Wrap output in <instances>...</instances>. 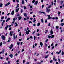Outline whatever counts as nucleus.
I'll list each match as a JSON object with an SVG mask.
<instances>
[{
    "label": "nucleus",
    "mask_w": 64,
    "mask_h": 64,
    "mask_svg": "<svg viewBox=\"0 0 64 64\" xmlns=\"http://www.w3.org/2000/svg\"><path fill=\"white\" fill-rule=\"evenodd\" d=\"M1 37L2 39L3 40H4L6 37L3 35Z\"/></svg>",
    "instance_id": "f257e3e1"
},
{
    "label": "nucleus",
    "mask_w": 64,
    "mask_h": 64,
    "mask_svg": "<svg viewBox=\"0 0 64 64\" xmlns=\"http://www.w3.org/2000/svg\"><path fill=\"white\" fill-rule=\"evenodd\" d=\"M13 37H14V39H16V38H17V36H16V37L15 36V34H13Z\"/></svg>",
    "instance_id": "f03ea898"
},
{
    "label": "nucleus",
    "mask_w": 64,
    "mask_h": 64,
    "mask_svg": "<svg viewBox=\"0 0 64 64\" xmlns=\"http://www.w3.org/2000/svg\"><path fill=\"white\" fill-rule=\"evenodd\" d=\"M47 16L48 17V20H49L50 19H52V18H51V17H50V15H48Z\"/></svg>",
    "instance_id": "7ed1b4c3"
},
{
    "label": "nucleus",
    "mask_w": 64,
    "mask_h": 64,
    "mask_svg": "<svg viewBox=\"0 0 64 64\" xmlns=\"http://www.w3.org/2000/svg\"><path fill=\"white\" fill-rule=\"evenodd\" d=\"M13 47V44H12L10 45V46H9V48H10V49L11 50L12 48Z\"/></svg>",
    "instance_id": "20e7f679"
},
{
    "label": "nucleus",
    "mask_w": 64,
    "mask_h": 64,
    "mask_svg": "<svg viewBox=\"0 0 64 64\" xmlns=\"http://www.w3.org/2000/svg\"><path fill=\"white\" fill-rule=\"evenodd\" d=\"M19 9H20V8H18V9H16V12H18V11H19Z\"/></svg>",
    "instance_id": "39448f33"
},
{
    "label": "nucleus",
    "mask_w": 64,
    "mask_h": 64,
    "mask_svg": "<svg viewBox=\"0 0 64 64\" xmlns=\"http://www.w3.org/2000/svg\"><path fill=\"white\" fill-rule=\"evenodd\" d=\"M13 32H10V36H12V35H13Z\"/></svg>",
    "instance_id": "423d86ee"
},
{
    "label": "nucleus",
    "mask_w": 64,
    "mask_h": 64,
    "mask_svg": "<svg viewBox=\"0 0 64 64\" xmlns=\"http://www.w3.org/2000/svg\"><path fill=\"white\" fill-rule=\"evenodd\" d=\"M38 1H36L35 4H34L35 5H37V4H38Z\"/></svg>",
    "instance_id": "0eeeda50"
},
{
    "label": "nucleus",
    "mask_w": 64,
    "mask_h": 64,
    "mask_svg": "<svg viewBox=\"0 0 64 64\" xmlns=\"http://www.w3.org/2000/svg\"><path fill=\"white\" fill-rule=\"evenodd\" d=\"M18 20H20L22 19V17L21 16H19L18 17Z\"/></svg>",
    "instance_id": "6e6552de"
},
{
    "label": "nucleus",
    "mask_w": 64,
    "mask_h": 64,
    "mask_svg": "<svg viewBox=\"0 0 64 64\" xmlns=\"http://www.w3.org/2000/svg\"><path fill=\"white\" fill-rule=\"evenodd\" d=\"M50 11H50V9H48L46 11V12H47L48 13H49V12H50Z\"/></svg>",
    "instance_id": "1a4fd4ad"
},
{
    "label": "nucleus",
    "mask_w": 64,
    "mask_h": 64,
    "mask_svg": "<svg viewBox=\"0 0 64 64\" xmlns=\"http://www.w3.org/2000/svg\"><path fill=\"white\" fill-rule=\"evenodd\" d=\"M50 34H53V31L52 30L50 31Z\"/></svg>",
    "instance_id": "9d476101"
},
{
    "label": "nucleus",
    "mask_w": 64,
    "mask_h": 64,
    "mask_svg": "<svg viewBox=\"0 0 64 64\" xmlns=\"http://www.w3.org/2000/svg\"><path fill=\"white\" fill-rule=\"evenodd\" d=\"M26 34H27V35H28V34H29V32H28V31L26 30Z\"/></svg>",
    "instance_id": "9b49d317"
},
{
    "label": "nucleus",
    "mask_w": 64,
    "mask_h": 64,
    "mask_svg": "<svg viewBox=\"0 0 64 64\" xmlns=\"http://www.w3.org/2000/svg\"><path fill=\"white\" fill-rule=\"evenodd\" d=\"M9 56L11 58H12L13 57V54H11L9 55Z\"/></svg>",
    "instance_id": "f8f14e48"
},
{
    "label": "nucleus",
    "mask_w": 64,
    "mask_h": 64,
    "mask_svg": "<svg viewBox=\"0 0 64 64\" xmlns=\"http://www.w3.org/2000/svg\"><path fill=\"white\" fill-rule=\"evenodd\" d=\"M10 18H8L6 20V22H8V21H9V20H10Z\"/></svg>",
    "instance_id": "ddd939ff"
},
{
    "label": "nucleus",
    "mask_w": 64,
    "mask_h": 64,
    "mask_svg": "<svg viewBox=\"0 0 64 64\" xmlns=\"http://www.w3.org/2000/svg\"><path fill=\"white\" fill-rule=\"evenodd\" d=\"M43 43H42V42H41L40 43V45L41 47H42V46H43Z\"/></svg>",
    "instance_id": "4468645a"
},
{
    "label": "nucleus",
    "mask_w": 64,
    "mask_h": 64,
    "mask_svg": "<svg viewBox=\"0 0 64 64\" xmlns=\"http://www.w3.org/2000/svg\"><path fill=\"white\" fill-rule=\"evenodd\" d=\"M8 26H9L8 25L6 26L5 27V29H6V30H7V28Z\"/></svg>",
    "instance_id": "2eb2a0df"
},
{
    "label": "nucleus",
    "mask_w": 64,
    "mask_h": 64,
    "mask_svg": "<svg viewBox=\"0 0 64 64\" xmlns=\"http://www.w3.org/2000/svg\"><path fill=\"white\" fill-rule=\"evenodd\" d=\"M60 25L62 26H64V23H62L60 24Z\"/></svg>",
    "instance_id": "dca6fc26"
},
{
    "label": "nucleus",
    "mask_w": 64,
    "mask_h": 64,
    "mask_svg": "<svg viewBox=\"0 0 64 64\" xmlns=\"http://www.w3.org/2000/svg\"><path fill=\"white\" fill-rule=\"evenodd\" d=\"M22 4H24L25 2H24V0H22Z\"/></svg>",
    "instance_id": "f3484780"
},
{
    "label": "nucleus",
    "mask_w": 64,
    "mask_h": 64,
    "mask_svg": "<svg viewBox=\"0 0 64 64\" xmlns=\"http://www.w3.org/2000/svg\"><path fill=\"white\" fill-rule=\"evenodd\" d=\"M40 25V22L38 23L37 24V26H38Z\"/></svg>",
    "instance_id": "a211bd4d"
},
{
    "label": "nucleus",
    "mask_w": 64,
    "mask_h": 64,
    "mask_svg": "<svg viewBox=\"0 0 64 64\" xmlns=\"http://www.w3.org/2000/svg\"><path fill=\"white\" fill-rule=\"evenodd\" d=\"M14 11H12V13H11L12 15H14Z\"/></svg>",
    "instance_id": "6ab92c4d"
},
{
    "label": "nucleus",
    "mask_w": 64,
    "mask_h": 64,
    "mask_svg": "<svg viewBox=\"0 0 64 64\" xmlns=\"http://www.w3.org/2000/svg\"><path fill=\"white\" fill-rule=\"evenodd\" d=\"M55 57L54 56L53 58V60H54L55 61H56L57 60H56V59L55 60Z\"/></svg>",
    "instance_id": "aec40b11"
},
{
    "label": "nucleus",
    "mask_w": 64,
    "mask_h": 64,
    "mask_svg": "<svg viewBox=\"0 0 64 64\" xmlns=\"http://www.w3.org/2000/svg\"><path fill=\"white\" fill-rule=\"evenodd\" d=\"M3 6V4H0V7H1L2 6Z\"/></svg>",
    "instance_id": "412c9836"
},
{
    "label": "nucleus",
    "mask_w": 64,
    "mask_h": 64,
    "mask_svg": "<svg viewBox=\"0 0 64 64\" xmlns=\"http://www.w3.org/2000/svg\"><path fill=\"white\" fill-rule=\"evenodd\" d=\"M15 24H16V26H18V24H17V23L16 22H15Z\"/></svg>",
    "instance_id": "4be33fe9"
},
{
    "label": "nucleus",
    "mask_w": 64,
    "mask_h": 64,
    "mask_svg": "<svg viewBox=\"0 0 64 64\" xmlns=\"http://www.w3.org/2000/svg\"><path fill=\"white\" fill-rule=\"evenodd\" d=\"M49 56V55H47V56H45V58H47V57H48V56Z\"/></svg>",
    "instance_id": "5701e85b"
},
{
    "label": "nucleus",
    "mask_w": 64,
    "mask_h": 64,
    "mask_svg": "<svg viewBox=\"0 0 64 64\" xmlns=\"http://www.w3.org/2000/svg\"><path fill=\"white\" fill-rule=\"evenodd\" d=\"M41 21L42 22V23H43V22H44V21L43 20V18H42L41 19Z\"/></svg>",
    "instance_id": "b1692460"
},
{
    "label": "nucleus",
    "mask_w": 64,
    "mask_h": 64,
    "mask_svg": "<svg viewBox=\"0 0 64 64\" xmlns=\"http://www.w3.org/2000/svg\"><path fill=\"white\" fill-rule=\"evenodd\" d=\"M18 7H19V4H17V6L16 7V9H17V8H18Z\"/></svg>",
    "instance_id": "393cba45"
},
{
    "label": "nucleus",
    "mask_w": 64,
    "mask_h": 64,
    "mask_svg": "<svg viewBox=\"0 0 64 64\" xmlns=\"http://www.w3.org/2000/svg\"><path fill=\"white\" fill-rule=\"evenodd\" d=\"M4 50H3L2 51V54H3L4 53Z\"/></svg>",
    "instance_id": "a878e982"
},
{
    "label": "nucleus",
    "mask_w": 64,
    "mask_h": 64,
    "mask_svg": "<svg viewBox=\"0 0 64 64\" xmlns=\"http://www.w3.org/2000/svg\"><path fill=\"white\" fill-rule=\"evenodd\" d=\"M24 16H27V14L26 13L24 14Z\"/></svg>",
    "instance_id": "bb28decb"
},
{
    "label": "nucleus",
    "mask_w": 64,
    "mask_h": 64,
    "mask_svg": "<svg viewBox=\"0 0 64 64\" xmlns=\"http://www.w3.org/2000/svg\"><path fill=\"white\" fill-rule=\"evenodd\" d=\"M2 26H3V25H4V22H2Z\"/></svg>",
    "instance_id": "cd10ccee"
},
{
    "label": "nucleus",
    "mask_w": 64,
    "mask_h": 64,
    "mask_svg": "<svg viewBox=\"0 0 64 64\" xmlns=\"http://www.w3.org/2000/svg\"><path fill=\"white\" fill-rule=\"evenodd\" d=\"M23 10L22 9H21V13H22V12H23Z\"/></svg>",
    "instance_id": "c85d7f7f"
},
{
    "label": "nucleus",
    "mask_w": 64,
    "mask_h": 64,
    "mask_svg": "<svg viewBox=\"0 0 64 64\" xmlns=\"http://www.w3.org/2000/svg\"><path fill=\"white\" fill-rule=\"evenodd\" d=\"M20 42H18L17 43V44L18 45H19V44H20Z\"/></svg>",
    "instance_id": "c756f323"
},
{
    "label": "nucleus",
    "mask_w": 64,
    "mask_h": 64,
    "mask_svg": "<svg viewBox=\"0 0 64 64\" xmlns=\"http://www.w3.org/2000/svg\"><path fill=\"white\" fill-rule=\"evenodd\" d=\"M64 52H62V55H64Z\"/></svg>",
    "instance_id": "7c9ffc66"
},
{
    "label": "nucleus",
    "mask_w": 64,
    "mask_h": 64,
    "mask_svg": "<svg viewBox=\"0 0 64 64\" xmlns=\"http://www.w3.org/2000/svg\"><path fill=\"white\" fill-rule=\"evenodd\" d=\"M51 5H50L49 6H48V8H50L51 7Z\"/></svg>",
    "instance_id": "2f4dec72"
},
{
    "label": "nucleus",
    "mask_w": 64,
    "mask_h": 64,
    "mask_svg": "<svg viewBox=\"0 0 64 64\" xmlns=\"http://www.w3.org/2000/svg\"><path fill=\"white\" fill-rule=\"evenodd\" d=\"M60 13H61V12H59L58 13V16H59V14H60Z\"/></svg>",
    "instance_id": "473e14b6"
},
{
    "label": "nucleus",
    "mask_w": 64,
    "mask_h": 64,
    "mask_svg": "<svg viewBox=\"0 0 64 64\" xmlns=\"http://www.w3.org/2000/svg\"><path fill=\"white\" fill-rule=\"evenodd\" d=\"M4 16H2L1 17V19H4Z\"/></svg>",
    "instance_id": "72a5a7b5"
},
{
    "label": "nucleus",
    "mask_w": 64,
    "mask_h": 64,
    "mask_svg": "<svg viewBox=\"0 0 64 64\" xmlns=\"http://www.w3.org/2000/svg\"><path fill=\"white\" fill-rule=\"evenodd\" d=\"M35 0H33L32 2V3H34L35 2Z\"/></svg>",
    "instance_id": "f704fd0d"
},
{
    "label": "nucleus",
    "mask_w": 64,
    "mask_h": 64,
    "mask_svg": "<svg viewBox=\"0 0 64 64\" xmlns=\"http://www.w3.org/2000/svg\"><path fill=\"white\" fill-rule=\"evenodd\" d=\"M34 40H35V39H36V36H34Z\"/></svg>",
    "instance_id": "c9c22d12"
},
{
    "label": "nucleus",
    "mask_w": 64,
    "mask_h": 64,
    "mask_svg": "<svg viewBox=\"0 0 64 64\" xmlns=\"http://www.w3.org/2000/svg\"><path fill=\"white\" fill-rule=\"evenodd\" d=\"M48 26H50V23H49L48 24Z\"/></svg>",
    "instance_id": "e433bc0d"
},
{
    "label": "nucleus",
    "mask_w": 64,
    "mask_h": 64,
    "mask_svg": "<svg viewBox=\"0 0 64 64\" xmlns=\"http://www.w3.org/2000/svg\"><path fill=\"white\" fill-rule=\"evenodd\" d=\"M41 13H43V14H45V12H42Z\"/></svg>",
    "instance_id": "4c0bfd02"
},
{
    "label": "nucleus",
    "mask_w": 64,
    "mask_h": 64,
    "mask_svg": "<svg viewBox=\"0 0 64 64\" xmlns=\"http://www.w3.org/2000/svg\"><path fill=\"white\" fill-rule=\"evenodd\" d=\"M40 35V34L39 33H38L37 34V36H39Z\"/></svg>",
    "instance_id": "58836bf2"
},
{
    "label": "nucleus",
    "mask_w": 64,
    "mask_h": 64,
    "mask_svg": "<svg viewBox=\"0 0 64 64\" xmlns=\"http://www.w3.org/2000/svg\"><path fill=\"white\" fill-rule=\"evenodd\" d=\"M36 21V20H34L33 21L34 23H35V22Z\"/></svg>",
    "instance_id": "ea45409f"
},
{
    "label": "nucleus",
    "mask_w": 64,
    "mask_h": 64,
    "mask_svg": "<svg viewBox=\"0 0 64 64\" xmlns=\"http://www.w3.org/2000/svg\"><path fill=\"white\" fill-rule=\"evenodd\" d=\"M24 9H26V7L25 6H24Z\"/></svg>",
    "instance_id": "a19ab883"
},
{
    "label": "nucleus",
    "mask_w": 64,
    "mask_h": 64,
    "mask_svg": "<svg viewBox=\"0 0 64 64\" xmlns=\"http://www.w3.org/2000/svg\"><path fill=\"white\" fill-rule=\"evenodd\" d=\"M54 37V36L52 35V37H51V38H53Z\"/></svg>",
    "instance_id": "79ce46f5"
},
{
    "label": "nucleus",
    "mask_w": 64,
    "mask_h": 64,
    "mask_svg": "<svg viewBox=\"0 0 64 64\" xmlns=\"http://www.w3.org/2000/svg\"><path fill=\"white\" fill-rule=\"evenodd\" d=\"M23 63L24 64V63H25V60H23Z\"/></svg>",
    "instance_id": "37998d69"
},
{
    "label": "nucleus",
    "mask_w": 64,
    "mask_h": 64,
    "mask_svg": "<svg viewBox=\"0 0 64 64\" xmlns=\"http://www.w3.org/2000/svg\"><path fill=\"white\" fill-rule=\"evenodd\" d=\"M53 62V60H51L50 61V63H52Z\"/></svg>",
    "instance_id": "c03bdc74"
},
{
    "label": "nucleus",
    "mask_w": 64,
    "mask_h": 64,
    "mask_svg": "<svg viewBox=\"0 0 64 64\" xmlns=\"http://www.w3.org/2000/svg\"><path fill=\"white\" fill-rule=\"evenodd\" d=\"M60 8L61 9L62 8V6H60Z\"/></svg>",
    "instance_id": "a18cd8bd"
},
{
    "label": "nucleus",
    "mask_w": 64,
    "mask_h": 64,
    "mask_svg": "<svg viewBox=\"0 0 64 64\" xmlns=\"http://www.w3.org/2000/svg\"><path fill=\"white\" fill-rule=\"evenodd\" d=\"M0 45L1 46H2V42H1L0 43Z\"/></svg>",
    "instance_id": "49530a36"
},
{
    "label": "nucleus",
    "mask_w": 64,
    "mask_h": 64,
    "mask_svg": "<svg viewBox=\"0 0 64 64\" xmlns=\"http://www.w3.org/2000/svg\"><path fill=\"white\" fill-rule=\"evenodd\" d=\"M24 51V49H23L21 51V52H23Z\"/></svg>",
    "instance_id": "de8ad7c7"
},
{
    "label": "nucleus",
    "mask_w": 64,
    "mask_h": 64,
    "mask_svg": "<svg viewBox=\"0 0 64 64\" xmlns=\"http://www.w3.org/2000/svg\"><path fill=\"white\" fill-rule=\"evenodd\" d=\"M64 20L63 19H62V20L61 21V22H63L64 21Z\"/></svg>",
    "instance_id": "09e8293b"
},
{
    "label": "nucleus",
    "mask_w": 64,
    "mask_h": 64,
    "mask_svg": "<svg viewBox=\"0 0 64 64\" xmlns=\"http://www.w3.org/2000/svg\"><path fill=\"white\" fill-rule=\"evenodd\" d=\"M11 25H9V26H8V28H10V27H11Z\"/></svg>",
    "instance_id": "8fccbe9b"
},
{
    "label": "nucleus",
    "mask_w": 64,
    "mask_h": 64,
    "mask_svg": "<svg viewBox=\"0 0 64 64\" xmlns=\"http://www.w3.org/2000/svg\"><path fill=\"white\" fill-rule=\"evenodd\" d=\"M56 53H58V55L59 54H60V52H56Z\"/></svg>",
    "instance_id": "3c124183"
},
{
    "label": "nucleus",
    "mask_w": 64,
    "mask_h": 64,
    "mask_svg": "<svg viewBox=\"0 0 64 64\" xmlns=\"http://www.w3.org/2000/svg\"><path fill=\"white\" fill-rule=\"evenodd\" d=\"M36 30H37V31H36L37 32H39V30L38 29H37Z\"/></svg>",
    "instance_id": "603ef678"
},
{
    "label": "nucleus",
    "mask_w": 64,
    "mask_h": 64,
    "mask_svg": "<svg viewBox=\"0 0 64 64\" xmlns=\"http://www.w3.org/2000/svg\"><path fill=\"white\" fill-rule=\"evenodd\" d=\"M45 45L46 47H47V45L46 44H45Z\"/></svg>",
    "instance_id": "864d4df0"
},
{
    "label": "nucleus",
    "mask_w": 64,
    "mask_h": 64,
    "mask_svg": "<svg viewBox=\"0 0 64 64\" xmlns=\"http://www.w3.org/2000/svg\"><path fill=\"white\" fill-rule=\"evenodd\" d=\"M20 16V15L19 14H17V16Z\"/></svg>",
    "instance_id": "5fc2aeb1"
},
{
    "label": "nucleus",
    "mask_w": 64,
    "mask_h": 64,
    "mask_svg": "<svg viewBox=\"0 0 64 64\" xmlns=\"http://www.w3.org/2000/svg\"><path fill=\"white\" fill-rule=\"evenodd\" d=\"M56 19V20H58V18L57 17H56L55 18Z\"/></svg>",
    "instance_id": "6e6d98bb"
},
{
    "label": "nucleus",
    "mask_w": 64,
    "mask_h": 64,
    "mask_svg": "<svg viewBox=\"0 0 64 64\" xmlns=\"http://www.w3.org/2000/svg\"><path fill=\"white\" fill-rule=\"evenodd\" d=\"M51 36H48V38H51Z\"/></svg>",
    "instance_id": "4d7b16f0"
},
{
    "label": "nucleus",
    "mask_w": 64,
    "mask_h": 64,
    "mask_svg": "<svg viewBox=\"0 0 64 64\" xmlns=\"http://www.w3.org/2000/svg\"><path fill=\"white\" fill-rule=\"evenodd\" d=\"M35 33V31H34V32H33L32 34H34Z\"/></svg>",
    "instance_id": "13d9d810"
},
{
    "label": "nucleus",
    "mask_w": 64,
    "mask_h": 64,
    "mask_svg": "<svg viewBox=\"0 0 64 64\" xmlns=\"http://www.w3.org/2000/svg\"><path fill=\"white\" fill-rule=\"evenodd\" d=\"M16 2H18V3L19 2V0H16Z\"/></svg>",
    "instance_id": "bf43d9fd"
},
{
    "label": "nucleus",
    "mask_w": 64,
    "mask_h": 64,
    "mask_svg": "<svg viewBox=\"0 0 64 64\" xmlns=\"http://www.w3.org/2000/svg\"><path fill=\"white\" fill-rule=\"evenodd\" d=\"M10 3L9 2H8L7 4L8 5H10Z\"/></svg>",
    "instance_id": "052dcab7"
},
{
    "label": "nucleus",
    "mask_w": 64,
    "mask_h": 64,
    "mask_svg": "<svg viewBox=\"0 0 64 64\" xmlns=\"http://www.w3.org/2000/svg\"><path fill=\"white\" fill-rule=\"evenodd\" d=\"M48 8H48V7H46V10H48Z\"/></svg>",
    "instance_id": "680f3d73"
},
{
    "label": "nucleus",
    "mask_w": 64,
    "mask_h": 64,
    "mask_svg": "<svg viewBox=\"0 0 64 64\" xmlns=\"http://www.w3.org/2000/svg\"><path fill=\"white\" fill-rule=\"evenodd\" d=\"M35 46H37V44H34Z\"/></svg>",
    "instance_id": "e2e57ef3"
},
{
    "label": "nucleus",
    "mask_w": 64,
    "mask_h": 64,
    "mask_svg": "<svg viewBox=\"0 0 64 64\" xmlns=\"http://www.w3.org/2000/svg\"><path fill=\"white\" fill-rule=\"evenodd\" d=\"M8 59H9V58H6V60H8Z\"/></svg>",
    "instance_id": "0e129e2a"
},
{
    "label": "nucleus",
    "mask_w": 64,
    "mask_h": 64,
    "mask_svg": "<svg viewBox=\"0 0 64 64\" xmlns=\"http://www.w3.org/2000/svg\"><path fill=\"white\" fill-rule=\"evenodd\" d=\"M41 2L43 3V0H41Z\"/></svg>",
    "instance_id": "69168bd1"
},
{
    "label": "nucleus",
    "mask_w": 64,
    "mask_h": 64,
    "mask_svg": "<svg viewBox=\"0 0 64 64\" xmlns=\"http://www.w3.org/2000/svg\"><path fill=\"white\" fill-rule=\"evenodd\" d=\"M29 23H32V22H31V21H30L29 22Z\"/></svg>",
    "instance_id": "338daca9"
},
{
    "label": "nucleus",
    "mask_w": 64,
    "mask_h": 64,
    "mask_svg": "<svg viewBox=\"0 0 64 64\" xmlns=\"http://www.w3.org/2000/svg\"><path fill=\"white\" fill-rule=\"evenodd\" d=\"M56 29H58V27L57 26H56Z\"/></svg>",
    "instance_id": "774afa93"
}]
</instances>
